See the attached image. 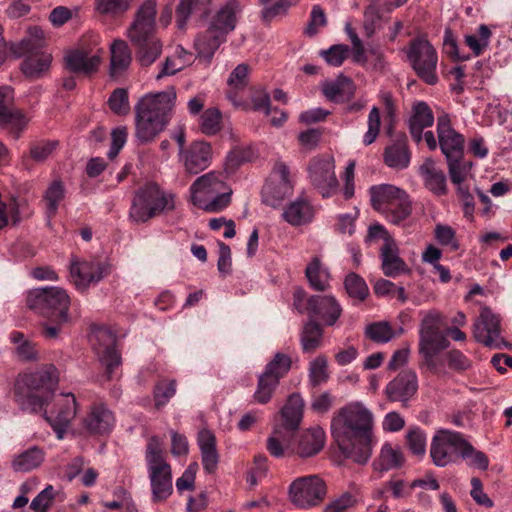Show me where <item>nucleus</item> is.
I'll return each mask as SVG.
<instances>
[{
    "label": "nucleus",
    "instance_id": "f257e3e1",
    "mask_svg": "<svg viewBox=\"0 0 512 512\" xmlns=\"http://www.w3.org/2000/svg\"><path fill=\"white\" fill-rule=\"evenodd\" d=\"M374 417L362 403L347 404L337 411L331 421L332 436L348 459L366 463L372 453Z\"/></svg>",
    "mask_w": 512,
    "mask_h": 512
},
{
    "label": "nucleus",
    "instance_id": "f03ea898",
    "mask_svg": "<svg viewBox=\"0 0 512 512\" xmlns=\"http://www.w3.org/2000/svg\"><path fill=\"white\" fill-rule=\"evenodd\" d=\"M176 101L173 87L142 97L135 106V137L140 144L153 141L172 118Z\"/></svg>",
    "mask_w": 512,
    "mask_h": 512
},
{
    "label": "nucleus",
    "instance_id": "7ed1b4c3",
    "mask_svg": "<svg viewBox=\"0 0 512 512\" xmlns=\"http://www.w3.org/2000/svg\"><path fill=\"white\" fill-rule=\"evenodd\" d=\"M57 382V369L53 365L24 374L15 383V400L23 411L40 412L52 396Z\"/></svg>",
    "mask_w": 512,
    "mask_h": 512
},
{
    "label": "nucleus",
    "instance_id": "20e7f679",
    "mask_svg": "<svg viewBox=\"0 0 512 512\" xmlns=\"http://www.w3.org/2000/svg\"><path fill=\"white\" fill-rule=\"evenodd\" d=\"M222 172L212 171L198 177L190 187L193 205L207 212H219L231 201V189L226 185Z\"/></svg>",
    "mask_w": 512,
    "mask_h": 512
},
{
    "label": "nucleus",
    "instance_id": "39448f33",
    "mask_svg": "<svg viewBox=\"0 0 512 512\" xmlns=\"http://www.w3.org/2000/svg\"><path fill=\"white\" fill-rule=\"evenodd\" d=\"M27 307L50 321L69 323L70 297L59 287L35 288L26 296Z\"/></svg>",
    "mask_w": 512,
    "mask_h": 512
},
{
    "label": "nucleus",
    "instance_id": "423d86ee",
    "mask_svg": "<svg viewBox=\"0 0 512 512\" xmlns=\"http://www.w3.org/2000/svg\"><path fill=\"white\" fill-rule=\"evenodd\" d=\"M145 459L154 502L166 500L173 491L171 466L163 455V445L157 436H151L146 445Z\"/></svg>",
    "mask_w": 512,
    "mask_h": 512
},
{
    "label": "nucleus",
    "instance_id": "0eeeda50",
    "mask_svg": "<svg viewBox=\"0 0 512 512\" xmlns=\"http://www.w3.org/2000/svg\"><path fill=\"white\" fill-rule=\"evenodd\" d=\"M174 208L172 196H166L154 183L139 188L132 200L129 217L133 222L144 223L163 212Z\"/></svg>",
    "mask_w": 512,
    "mask_h": 512
},
{
    "label": "nucleus",
    "instance_id": "6e6552de",
    "mask_svg": "<svg viewBox=\"0 0 512 512\" xmlns=\"http://www.w3.org/2000/svg\"><path fill=\"white\" fill-rule=\"evenodd\" d=\"M44 44L43 31L38 27L29 29V36L24 38L18 47L20 55L28 54L21 65L23 73L31 78H39L51 64L52 56L41 51Z\"/></svg>",
    "mask_w": 512,
    "mask_h": 512
},
{
    "label": "nucleus",
    "instance_id": "1a4fd4ad",
    "mask_svg": "<svg viewBox=\"0 0 512 512\" xmlns=\"http://www.w3.org/2000/svg\"><path fill=\"white\" fill-rule=\"evenodd\" d=\"M407 57L419 78L429 85L437 83L438 57L435 48L428 40L424 38L413 39L409 44Z\"/></svg>",
    "mask_w": 512,
    "mask_h": 512
},
{
    "label": "nucleus",
    "instance_id": "9d476101",
    "mask_svg": "<svg viewBox=\"0 0 512 512\" xmlns=\"http://www.w3.org/2000/svg\"><path fill=\"white\" fill-rule=\"evenodd\" d=\"M326 493V484L318 475L299 477L289 487L291 502L301 509L318 506L324 500Z\"/></svg>",
    "mask_w": 512,
    "mask_h": 512
},
{
    "label": "nucleus",
    "instance_id": "9b49d317",
    "mask_svg": "<svg viewBox=\"0 0 512 512\" xmlns=\"http://www.w3.org/2000/svg\"><path fill=\"white\" fill-rule=\"evenodd\" d=\"M465 439L459 432L439 430L433 436L430 445V456L437 467H445L457 462Z\"/></svg>",
    "mask_w": 512,
    "mask_h": 512
},
{
    "label": "nucleus",
    "instance_id": "f8f14e48",
    "mask_svg": "<svg viewBox=\"0 0 512 512\" xmlns=\"http://www.w3.org/2000/svg\"><path fill=\"white\" fill-rule=\"evenodd\" d=\"M93 47L82 40L80 47L66 53L64 57L66 68L77 74L91 75L98 71L102 61L103 50L98 48V37L91 36Z\"/></svg>",
    "mask_w": 512,
    "mask_h": 512
},
{
    "label": "nucleus",
    "instance_id": "ddd939ff",
    "mask_svg": "<svg viewBox=\"0 0 512 512\" xmlns=\"http://www.w3.org/2000/svg\"><path fill=\"white\" fill-rule=\"evenodd\" d=\"M93 350L98 360L105 369L104 377L110 381L114 377V372L122 363L121 355L116 350V336L106 328H100L93 332L92 338Z\"/></svg>",
    "mask_w": 512,
    "mask_h": 512
},
{
    "label": "nucleus",
    "instance_id": "4468645a",
    "mask_svg": "<svg viewBox=\"0 0 512 512\" xmlns=\"http://www.w3.org/2000/svg\"><path fill=\"white\" fill-rule=\"evenodd\" d=\"M77 403L72 393L59 394L53 398V406L50 410H44V418L50 424L58 439H63L75 418Z\"/></svg>",
    "mask_w": 512,
    "mask_h": 512
},
{
    "label": "nucleus",
    "instance_id": "2eb2a0df",
    "mask_svg": "<svg viewBox=\"0 0 512 512\" xmlns=\"http://www.w3.org/2000/svg\"><path fill=\"white\" fill-rule=\"evenodd\" d=\"M473 335L477 342L489 348L501 349L507 346V342L500 333V319L488 307L481 309L474 323Z\"/></svg>",
    "mask_w": 512,
    "mask_h": 512
},
{
    "label": "nucleus",
    "instance_id": "dca6fc26",
    "mask_svg": "<svg viewBox=\"0 0 512 512\" xmlns=\"http://www.w3.org/2000/svg\"><path fill=\"white\" fill-rule=\"evenodd\" d=\"M157 0H146L136 10L133 21L126 30V37L138 41L156 35Z\"/></svg>",
    "mask_w": 512,
    "mask_h": 512
},
{
    "label": "nucleus",
    "instance_id": "f3484780",
    "mask_svg": "<svg viewBox=\"0 0 512 512\" xmlns=\"http://www.w3.org/2000/svg\"><path fill=\"white\" fill-rule=\"evenodd\" d=\"M27 122L26 116L14 107L13 89L0 86V127L11 130L18 138Z\"/></svg>",
    "mask_w": 512,
    "mask_h": 512
},
{
    "label": "nucleus",
    "instance_id": "a211bd4d",
    "mask_svg": "<svg viewBox=\"0 0 512 512\" xmlns=\"http://www.w3.org/2000/svg\"><path fill=\"white\" fill-rule=\"evenodd\" d=\"M334 168L330 159L316 158L309 165L310 181L323 197L331 196L338 188Z\"/></svg>",
    "mask_w": 512,
    "mask_h": 512
},
{
    "label": "nucleus",
    "instance_id": "6ab92c4d",
    "mask_svg": "<svg viewBox=\"0 0 512 512\" xmlns=\"http://www.w3.org/2000/svg\"><path fill=\"white\" fill-rule=\"evenodd\" d=\"M437 134L441 151L446 159L463 158L464 137L455 131L446 113L437 118Z\"/></svg>",
    "mask_w": 512,
    "mask_h": 512
},
{
    "label": "nucleus",
    "instance_id": "aec40b11",
    "mask_svg": "<svg viewBox=\"0 0 512 512\" xmlns=\"http://www.w3.org/2000/svg\"><path fill=\"white\" fill-rule=\"evenodd\" d=\"M417 390L416 373L412 370H403L386 385L384 393L389 401L400 402L403 407H407Z\"/></svg>",
    "mask_w": 512,
    "mask_h": 512
},
{
    "label": "nucleus",
    "instance_id": "412c9836",
    "mask_svg": "<svg viewBox=\"0 0 512 512\" xmlns=\"http://www.w3.org/2000/svg\"><path fill=\"white\" fill-rule=\"evenodd\" d=\"M115 415L103 403L94 404L82 419V428L89 435H107L115 426Z\"/></svg>",
    "mask_w": 512,
    "mask_h": 512
},
{
    "label": "nucleus",
    "instance_id": "4be33fe9",
    "mask_svg": "<svg viewBox=\"0 0 512 512\" xmlns=\"http://www.w3.org/2000/svg\"><path fill=\"white\" fill-rule=\"evenodd\" d=\"M306 312L327 326H333L342 314L338 301L331 295H313L307 298Z\"/></svg>",
    "mask_w": 512,
    "mask_h": 512
},
{
    "label": "nucleus",
    "instance_id": "5701e85b",
    "mask_svg": "<svg viewBox=\"0 0 512 512\" xmlns=\"http://www.w3.org/2000/svg\"><path fill=\"white\" fill-rule=\"evenodd\" d=\"M241 6L237 0H228L208 21V26L227 39L229 33L235 30Z\"/></svg>",
    "mask_w": 512,
    "mask_h": 512
},
{
    "label": "nucleus",
    "instance_id": "b1692460",
    "mask_svg": "<svg viewBox=\"0 0 512 512\" xmlns=\"http://www.w3.org/2000/svg\"><path fill=\"white\" fill-rule=\"evenodd\" d=\"M181 156L186 172L196 175L211 164L212 148L208 142L194 141Z\"/></svg>",
    "mask_w": 512,
    "mask_h": 512
},
{
    "label": "nucleus",
    "instance_id": "393cba45",
    "mask_svg": "<svg viewBox=\"0 0 512 512\" xmlns=\"http://www.w3.org/2000/svg\"><path fill=\"white\" fill-rule=\"evenodd\" d=\"M381 269L385 276L395 278L411 274L410 267L400 257L399 247L395 240H389L380 248Z\"/></svg>",
    "mask_w": 512,
    "mask_h": 512
},
{
    "label": "nucleus",
    "instance_id": "a878e982",
    "mask_svg": "<svg viewBox=\"0 0 512 512\" xmlns=\"http://www.w3.org/2000/svg\"><path fill=\"white\" fill-rule=\"evenodd\" d=\"M303 407L304 401L301 395L298 393L291 394L280 411L281 422L276 424L275 427L294 435L303 418Z\"/></svg>",
    "mask_w": 512,
    "mask_h": 512
},
{
    "label": "nucleus",
    "instance_id": "bb28decb",
    "mask_svg": "<svg viewBox=\"0 0 512 512\" xmlns=\"http://www.w3.org/2000/svg\"><path fill=\"white\" fill-rule=\"evenodd\" d=\"M106 268L99 262L72 263L70 274L78 289H85L91 283L99 282L105 275Z\"/></svg>",
    "mask_w": 512,
    "mask_h": 512
},
{
    "label": "nucleus",
    "instance_id": "cd10ccee",
    "mask_svg": "<svg viewBox=\"0 0 512 512\" xmlns=\"http://www.w3.org/2000/svg\"><path fill=\"white\" fill-rule=\"evenodd\" d=\"M109 76L116 80L121 78L132 63V52L125 40L115 39L110 44Z\"/></svg>",
    "mask_w": 512,
    "mask_h": 512
},
{
    "label": "nucleus",
    "instance_id": "c85d7f7f",
    "mask_svg": "<svg viewBox=\"0 0 512 512\" xmlns=\"http://www.w3.org/2000/svg\"><path fill=\"white\" fill-rule=\"evenodd\" d=\"M128 40L134 46L136 60L142 67L151 66L162 54L163 43L157 35L145 36L138 41Z\"/></svg>",
    "mask_w": 512,
    "mask_h": 512
},
{
    "label": "nucleus",
    "instance_id": "c756f323",
    "mask_svg": "<svg viewBox=\"0 0 512 512\" xmlns=\"http://www.w3.org/2000/svg\"><path fill=\"white\" fill-rule=\"evenodd\" d=\"M411 153L408 147L407 137L400 134L395 141L384 149V163L393 169H405L409 166Z\"/></svg>",
    "mask_w": 512,
    "mask_h": 512
},
{
    "label": "nucleus",
    "instance_id": "7c9ffc66",
    "mask_svg": "<svg viewBox=\"0 0 512 512\" xmlns=\"http://www.w3.org/2000/svg\"><path fill=\"white\" fill-rule=\"evenodd\" d=\"M434 123V115L426 102L420 101L413 105L412 114L408 120L409 132L416 143L422 141V132Z\"/></svg>",
    "mask_w": 512,
    "mask_h": 512
},
{
    "label": "nucleus",
    "instance_id": "2f4dec72",
    "mask_svg": "<svg viewBox=\"0 0 512 512\" xmlns=\"http://www.w3.org/2000/svg\"><path fill=\"white\" fill-rule=\"evenodd\" d=\"M354 82L344 75H339L334 81H326L322 85L323 95L332 102L344 103L350 101L355 94Z\"/></svg>",
    "mask_w": 512,
    "mask_h": 512
},
{
    "label": "nucleus",
    "instance_id": "473e14b6",
    "mask_svg": "<svg viewBox=\"0 0 512 512\" xmlns=\"http://www.w3.org/2000/svg\"><path fill=\"white\" fill-rule=\"evenodd\" d=\"M325 432L321 427H313L301 433L296 454L301 458L317 455L325 445Z\"/></svg>",
    "mask_w": 512,
    "mask_h": 512
},
{
    "label": "nucleus",
    "instance_id": "72a5a7b5",
    "mask_svg": "<svg viewBox=\"0 0 512 512\" xmlns=\"http://www.w3.org/2000/svg\"><path fill=\"white\" fill-rule=\"evenodd\" d=\"M403 192V189L391 184L374 185L369 189L371 206L382 214L402 196Z\"/></svg>",
    "mask_w": 512,
    "mask_h": 512
},
{
    "label": "nucleus",
    "instance_id": "f704fd0d",
    "mask_svg": "<svg viewBox=\"0 0 512 512\" xmlns=\"http://www.w3.org/2000/svg\"><path fill=\"white\" fill-rule=\"evenodd\" d=\"M225 41L226 38L207 26L203 32L198 33L195 37L194 48L199 58H203L210 63L215 52Z\"/></svg>",
    "mask_w": 512,
    "mask_h": 512
},
{
    "label": "nucleus",
    "instance_id": "c9c22d12",
    "mask_svg": "<svg viewBox=\"0 0 512 512\" xmlns=\"http://www.w3.org/2000/svg\"><path fill=\"white\" fill-rule=\"evenodd\" d=\"M197 441L204 470L209 474L214 473L219 462L215 435L210 430L203 429L199 432Z\"/></svg>",
    "mask_w": 512,
    "mask_h": 512
},
{
    "label": "nucleus",
    "instance_id": "e433bc0d",
    "mask_svg": "<svg viewBox=\"0 0 512 512\" xmlns=\"http://www.w3.org/2000/svg\"><path fill=\"white\" fill-rule=\"evenodd\" d=\"M274 171L280 176L279 189L281 190V195L275 196L273 194L274 188L270 185H265L262 191V196L265 204L277 207L281 201L292 193V185L289 181V170L286 164L283 162L276 163Z\"/></svg>",
    "mask_w": 512,
    "mask_h": 512
},
{
    "label": "nucleus",
    "instance_id": "4c0bfd02",
    "mask_svg": "<svg viewBox=\"0 0 512 512\" xmlns=\"http://www.w3.org/2000/svg\"><path fill=\"white\" fill-rule=\"evenodd\" d=\"M193 61V53L178 45L176 46L174 53L165 58L159 73L156 75V79L160 80L163 77L172 76L183 70L185 67L191 65Z\"/></svg>",
    "mask_w": 512,
    "mask_h": 512
},
{
    "label": "nucleus",
    "instance_id": "58836bf2",
    "mask_svg": "<svg viewBox=\"0 0 512 512\" xmlns=\"http://www.w3.org/2000/svg\"><path fill=\"white\" fill-rule=\"evenodd\" d=\"M420 173L424 178L425 186L435 195L441 196L447 193L446 176L438 169L431 158H427L420 167Z\"/></svg>",
    "mask_w": 512,
    "mask_h": 512
},
{
    "label": "nucleus",
    "instance_id": "ea45409f",
    "mask_svg": "<svg viewBox=\"0 0 512 512\" xmlns=\"http://www.w3.org/2000/svg\"><path fill=\"white\" fill-rule=\"evenodd\" d=\"M313 206L303 198L291 202L283 211V218L292 226L310 223L314 218Z\"/></svg>",
    "mask_w": 512,
    "mask_h": 512
},
{
    "label": "nucleus",
    "instance_id": "a19ab883",
    "mask_svg": "<svg viewBox=\"0 0 512 512\" xmlns=\"http://www.w3.org/2000/svg\"><path fill=\"white\" fill-rule=\"evenodd\" d=\"M412 214V202L406 191L386 211L382 213L386 220L397 226H406V221Z\"/></svg>",
    "mask_w": 512,
    "mask_h": 512
},
{
    "label": "nucleus",
    "instance_id": "79ce46f5",
    "mask_svg": "<svg viewBox=\"0 0 512 512\" xmlns=\"http://www.w3.org/2000/svg\"><path fill=\"white\" fill-rule=\"evenodd\" d=\"M322 341V327L315 320H309L308 322H306L300 334V343L303 352H315L322 345Z\"/></svg>",
    "mask_w": 512,
    "mask_h": 512
},
{
    "label": "nucleus",
    "instance_id": "37998d69",
    "mask_svg": "<svg viewBox=\"0 0 512 512\" xmlns=\"http://www.w3.org/2000/svg\"><path fill=\"white\" fill-rule=\"evenodd\" d=\"M211 0H181L176 8V25L180 30L186 28L187 22L194 12L206 14Z\"/></svg>",
    "mask_w": 512,
    "mask_h": 512
},
{
    "label": "nucleus",
    "instance_id": "c03bdc74",
    "mask_svg": "<svg viewBox=\"0 0 512 512\" xmlns=\"http://www.w3.org/2000/svg\"><path fill=\"white\" fill-rule=\"evenodd\" d=\"M310 286L316 291H325L329 288L330 274L323 268L318 257H314L305 270Z\"/></svg>",
    "mask_w": 512,
    "mask_h": 512
},
{
    "label": "nucleus",
    "instance_id": "a18cd8bd",
    "mask_svg": "<svg viewBox=\"0 0 512 512\" xmlns=\"http://www.w3.org/2000/svg\"><path fill=\"white\" fill-rule=\"evenodd\" d=\"M44 460V453L38 447H32L19 454L12 462L17 472H28L37 468Z\"/></svg>",
    "mask_w": 512,
    "mask_h": 512
},
{
    "label": "nucleus",
    "instance_id": "49530a36",
    "mask_svg": "<svg viewBox=\"0 0 512 512\" xmlns=\"http://www.w3.org/2000/svg\"><path fill=\"white\" fill-rule=\"evenodd\" d=\"M293 434L274 427L272 434L268 437L266 448L269 454L275 458L285 456V451L290 445Z\"/></svg>",
    "mask_w": 512,
    "mask_h": 512
},
{
    "label": "nucleus",
    "instance_id": "de8ad7c7",
    "mask_svg": "<svg viewBox=\"0 0 512 512\" xmlns=\"http://www.w3.org/2000/svg\"><path fill=\"white\" fill-rule=\"evenodd\" d=\"M403 462L404 456L401 450L393 448L390 444H385L374 466L377 470L388 471L400 467Z\"/></svg>",
    "mask_w": 512,
    "mask_h": 512
},
{
    "label": "nucleus",
    "instance_id": "09e8293b",
    "mask_svg": "<svg viewBox=\"0 0 512 512\" xmlns=\"http://www.w3.org/2000/svg\"><path fill=\"white\" fill-rule=\"evenodd\" d=\"M176 380H159L153 390L154 406L157 410L162 409L176 394Z\"/></svg>",
    "mask_w": 512,
    "mask_h": 512
},
{
    "label": "nucleus",
    "instance_id": "8fccbe9b",
    "mask_svg": "<svg viewBox=\"0 0 512 512\" xmlns=\"http://www.w3.org/2000/svg\"><path fill=\"white\" fill-rule=\"evenodd\" d=\"M248 72L249 66L245 63L237 65L231 72L227 83L230 88L228 97L234 100L237 96L238 91L244 89L248 84Z\"/></svg>",
    "mask_w": 512,
    "mask_h": 512
},
{
    "label": "nucleus",
    "instance_id": "3c124183",
    "mask_svg": "<svg viewBox=\"0 0 512 512\" xmlns=\"http://www.w3.org/2000/svg\"><path fill=\"white\" fill-rule=\"evenodd\" d=\"M279 382L276 378L269 376L265 373H262L258 378L257 389L254 392V400L260 404L268 403L274 391L279 385Z\"/></svg>",
    "mask_w": 512,
    "mask_h": 512
},
{
    "label": "nucleus",
    "instance_id": "603ef678",
    "mask_svg": "<svg viewBox=\"0 0 512 512\" xmlns=\"http://www.w3.org/2000/svg\"><path fill=\"white\" fill-rule=\"evenodd\" d=\"M292 360L287 354L277 352L265 367L263 373L280 381L291 369Z\"/></svg>",
    "mask_w": 512,
    "mask_h": 512
},
{
    "label": "nucleus",
    "instance_id": "864d4df0",
    "mask_svg": "<svg viewBox=\"0 0 512 512\" xmlns=\"http://www.w3.org/2000/svg\"><path fill=\"white\" fill-rule=\"evenodd\" d=\"M344 287L349 297L358 301H364L369 294V289L365 280L353 272L346 276Z\"/></svg>",
    "mask_w": 512,
    "mask_h": 512
},
{
    "label": "nucleus",
    "instance_id": "5fc2aeb1",
    "mask_svg": "<svg viewBox=\"0 0 512 512\" xmlns=\"http://www.w3.org/2000/svg\"><path fill=\"white\" fill-rule=\"evenodd\" d=\"M222 114L217 108L206 109L200 117V130L205 135L211 136L221 130Z\"/></svg>",
    "mask_w": 512,
    "mask_h": 512
},
{
    "label": "nucleus",
    "instance_id": "6e6d98bb",
    "mask_svg": "<svg viewBox=\"0 0 512 512\" xmlns=\"http://www.w3.org/2000/svg\"><path fill=\"white\" fill-rule=\"evenodd\" d=\"M367 338L376 343H387L395 337L391 325L386 321L375 322L368 325L365 329Z\"/></svg>",
    "mask_w": 512,
    "mask_h": 512
},
{
    "label": "nucleus",
    "instance_id": "4d7b16f0",
    "mask_svg": "<svg viewBox=\"0 0 512 512\" xmlns=\"http://www.w3.org/2000/svg\"><path fill=\"white\" fill-rule=\"evenodd\" d=\"M65 195L64 185L60 180H54L47 188L44 200L47 204V214L52 217L58 210L60 201L63 200Z\"/></svg>",
    "mask_w": 512,
    "mask_h": 512
},
{
    "label": "nucleus",
    "instance_id": "13d9d810",
    "mask_svg": "<svg viewBox=\"0 0 512 512\" xmlns=\"http://www.w3.org/2000/svg\"><path fill=\"white\" fill-rule=\"evenodd\" d=\"M449 344L450 342L442 330L419 335V350L442 351L448 348Z\"/></svg>",
    "mask_w": 512,
    "mask_h": 512
},
{
    "label": "nucleus",
    "instance_id": "bf43d9fd",
    "mask_svg": "<svg viewBox=\"0 0 512 512\" xmlns=\"http://www.w3.org/2000/svg\"><path fill=\"white\" fill-rule=\"evenodd\" d=\"M460 457L468 461V465L476 467L480 470H487L489 467V459L487 455L476 450L468 441H464Z\"/></svg>",
    "mask_w": 512,
    "mask_h": 512
},
{
    "label": "nucleus",
    "instance_id": "052dcab7",
    "mask_svg": "<svg viewBox=\"0 0 512 512\" xmlns=\"http://www.w3.org/2000/svg\"><path fill=\"white\" fill-rule=\"evenodd\" d=\"M406 443L412 454L424 456L426 452V434L419 427H412L407 431Z\"/></svg>",
    "mask_w": 512,
    "mask_h": 512
},
{
    "label": "nucleus",
    "instance_id": "680f3d73",
    "mask_svg": "<svg viewBox=\"0 0 512 512\" xmlns=\"http://www.w3.org/2000/svg\"><path fill=\"white\" fill-rule=\"evenodd\" d=\"M478 36L479 38L476 35L465 36V43L473 51L475 56L481 55L483 50L488 46L491 31L486 25L481 24L478 28Z\"/></svg>",
    "mask_w": 512,
    "mask_h": 512
},
{
    "label": "nucleus",
    "instance_id": "e2e57ef3",
    "mask_svg": "<svg viewBox=\"0 0 512 512\" xmlns=\"http://www.w3.org/2000/svg\"><path fill=\"white\" fill-rule=\"evenodd\" d=\"M463 158L446 159L448 164L449 176L453 184L463 183L471 169L472 163L462 161Z\"/></svg>",
    "mask_w": 512,
    "mask_h": 512
},
{
    "label": "nucleus",
    "instance_id": "0e129e2a",
    "mask_svg": "<svg viewBox=\"0 0 512 512\" xmlns=\"http://www.w3.org/2000/svg\"><path fill=\"white\" fill-rule=\"evenodd\" d=\"M111 111L117 115H127L130 111L128 92L124 88H116L108 99Z\"/></svg>",
    "mask_w": 512,
    "mask_h": 512
},
{
    "label": "nucleus",
    "instance_id": "69168bd1",
    "mask_svg": "<svg viewBox=\"0 0 512 512\" xmlns=\"http://www.w3.org/2000/svg\"><path fill=\"white\" fill-rule=\"evenodd\" d=\"M329 375L327 371V359L325 356H318L311 361L309 366V378L311 384L315 387L327 381Z\"/></svg>",
    "mask_w": 512,
    "mask_h": 512
},
{
    "label": "nucleus",
    "instance_id": "338daca9",
    "mask_svg": "<svg viewBox=\"0 0 512 512\" xmlns=\"http://www.w3.org/2000/svg\"><path fill=\"white\" fill-rule=\"evenodd\" d=\"M56 140H41L30 146V157L36 162H43L57 149Z\"/></svg>",
    "mask_w": 512,
    "mask_h": 512
},
{
    "label": "nucleus",
    "instance_id": "774afa93",
    "mask_svg": "<svg viewBox=\"0 0 512 512\" xmlns=\"http://www.w3.org/2000/svg\"><path fill=\"white\" fill-rule=\"evenodd\" d=\"M434 237L440 245L448 246L452 251L459 249L456 232L449 225L437 224L434 229Z\"/></svg>",
    "mask_w": 512,
    "mask_h": 512
}]
</instances>
